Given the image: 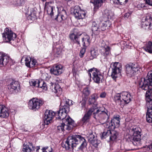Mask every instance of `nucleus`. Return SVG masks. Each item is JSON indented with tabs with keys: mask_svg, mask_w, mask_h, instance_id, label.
<instances>
[{
	"mask_svg": "<svg viewBox=\"0 0 152 152\" xmlns=\"http://www.w3.org/2000/svg\"><path fill=\"white\" fill-rule=\"evenodd\" d=\"M111 130H110L109 138L110 140L113 141L117 139L118 133L116 131L114 130L113 129Z\"/></svg>",
	"mask_w": 152,
	"mask_h": 152,
	"instance_id": "473e14b6",
	"label": "nucleus"
},
{
	"mask_svg": "<svg viewBox=\"0 0 152 152\" xmlns=\"http://www.w3.org/2000/svg\"><path fill=\"white\" fill-rule=\"evenodd\" d=\"M58 129L60 132H63L65 129L66 126L64 124L63 122L62 124H61L60 125L58 126H57Z\"/></svg>",
	"mask_w": 152,
	"mask_h": 152,
	"instance_id": "c03bdc74",
	"label": "nucleus"
},
{
	"mask_svg": "<svg viewBox=\"0 0 152 152\" xmlns=\"http://www.w3.org/2000/svg\"><path fill=\"white\" fill-rule=\"evenodd\" d=\"M94 107L90 108L88 112L85 114L81 120V122L82 124H86L90 119L91 114L94 111Z\"/></svg>",
	"mask_w": 152,
	"mask_h": 152,
	"instance_id": "a211bd4d",
	"label": "nucleus"
},
{
	"mask_svg": "<svg viewBox=\"0 0 152 152\" xmlns=\"http://www.w3.org/2000/svg\"><path fill=\"white\" fill-rule=\"evenodd\" d=\"M24 60L25 61L26 65L29 68L34 67L37 64V62L36 60L31 58L29 57H24L22 58L21 61Z\"/></svg>",
	"mask_w": 152,
	"mask_h": 152,
	"instance_id": "f3484780",
	"label": "nucleus"
},
{
	"mask_svg": "<svg viewBox=\"0 0 152 152\" xmlns=\"http://www.w3.org/2000/svg\"><path fill=\"white\" fill-rule=\"evenodd\" d=\"M61 107L59 110L62 113V112L67 113L69 111V106L65 104V102L62 101L61 102Z\"/></svg>",
	"mask_w": 152,
	"mask_h": 152,
	"instance_id": "c756f323",
	"label": "nucleus"
},
{
	"mask_svg": "<svg viewBox=\"0 0 152 152\" xmlns=\"http://www.w3.org/2000/svg\"><path fill=\"white\" fill-rule=\"evenodd\" d=\"M144 1L146 4L152 6V0H144Z\"/></svg>",
	"mask_w": 152,
	"mask_h": 152,
	"instance_id": "864d4df0",
	"label": "nucleus"
},
{
	"mask_svg": "<svg viewBox=\"0 0 152 152\" xmlns=\"http://www.w3.org/2000/svg\"><path fill=\"white\" fill-rule=\"evenodd\" d=\"M29 84L31 86L39 87L40 86V81L38 80H31L29 82Z\"/></svg>",
	"mask_w": 152,
	"mask_h": 152,
	"instance_id": "ea45409f",
	"label": "nucleus"
},
{
	"mask_svg": "<svg viewBox=\"0 0 152 152\" xmlns=\"http://www.w3.org/2000/svg\"><path fill=\"white\" fill-rule=\"evenodd\" d=\"M103 17L108 19H111L114 16V13L111 11L107 10H104L102 12Z\"/></svg>",
	"mask_w": 152,
	"mask_h": 152,
	"instance_id": "a878e982",
	"label": "nucleus"
},
{
	"mask_svg": "<svg viewBox=\"0 0 152 152\" xmlns=\"http://www.w3.org/2000/svg\"><path fill=\"white\" fill-rule=\"evenodd\" d=\"M152 86V71L149 72L145 78H142L139 83V86L142 89L147 90L149 86Z\"/></svg>",
	"mask_w": 152,
	"mask_h": 152,
	"instance_id": "39448f33",
	"label": "nucleus"
},
{
	"mask_svg": "<svg viewBox=\"0 0 152 152\" xmlns=\"http://www.w3.org/2000/svg\"><path fill=\"white\" fill-rule=\"evenodd\" d=\"M4 41L5 42H8L13 40L16 37V35L8 28H6L4 32L2 34Z\"/></svg>",
	"mask_w": 152,
	"mask_h": 152,
	"instance_id": "9d476101",
	"label": "nucleus"
},
{
	"mask_svg": "<svg viewBox=\"0 0 152 152\" xmlns=\"http://www.w3.org/2000/svg\"><path fill=\"white\" fill-rule=\"evenodd\" d=\"M55 115L56 116V118L58 119H61L64 121L65 118H66L67 113H65L61 112L59 110L58 111L57 113H56Z\"/></svg>",
	"mask_w": 152,
	"mask_h": 152,
	"instance_id": "7c9ffc66",
	"label": "nucleus"
},
{
	"mask_svg": "<svg viewBox=\"0 0 152 152\" xmlns=\"http://www.w3.org/2000/svg\"><path fill=\"white\" fill-rule=\"evenodd\" d=\"M92 3L94 5L95 8L98 9L101 6L103 1V0H92Z\"/></svg>",
	"mask_w": 152,
	"mask_h": 152,
	"instance_id": "58836bf2",
	"label": "nucleus"
},
{
	"mask_svg": "<svg viewBox=\"0 0 152 152\" xmlns=\"http://www.w3.org/2000/svg\"><path fill=\"white\" fill-rule=\"evenodd\" d=\"M91 143L94 147H97L98 146L97 140L95 139H93L91 141Z\"/></svg>",
	"mask_w": 152,
	"mask_h": 152,
	"instance_id": "09e8293b",
	"label": "nucleus"
},
{
	"mask_svg": "<svg viewBox=\"0 0 152 152\" xmlns=\"http://www.w3.org/2000/svg\"><path fill=\"white\" fill-rule=\"evenodd\" d=\"M144 50L149 53H152V42H148L144 47Z\"/></svg>",
	"mask_w": 152,
	"mask_h": 152,
	"instance_id": "f704fd0d",
	"label": "nucleus"
},
{
	"mask_svg": "<svg viewBox=\"0 0 152 152\" xmlns=\"http://www.w3.org/2000/svg\"><path fill=\"white\" fill-rule=\"evenodd\" d=\"M99 23L93 21L92 23V31L95 34H99L100 28L99 27Z\"/></svg>",
	"mask_w": 152,
	"mask_h": 152,
	"instance_id": "bb28decb",
	"label": "nucleus"
},
{
	"mask_svg": "<svg viewBox=\"0 0 152 152\" xmlns=\"http://www.w3.org/2000/svg\"><path fill=\"white\" fill-rule=\"evenodd\" d=\"M43 2L47 0H41Z\"/></svg>",
	"mask_w": 152,
	"mask_h": 152,
	"instance_id": "680f3d73",
	"label": "nucleus"
},
{
	"mask_svg": "<svg viewBox=\"0 0 152 152\" xmlns=\"http://www.w3.org/2000/svg\"><path fill=\"white\" fill-rule=\"evenodd\" d=\"M80 144H81V145L78 148L77 151H82L83 149L86 147L87 145V142L84 137L80 135H72L67 137L65 141V144H63L62 147L67 150L71 148L73 149Z\"/></svg>",
	"mask_w": 152,
	"mask_h": 152,
	"instance_id": "f257e3e1",
	"label": "nucleus"
},
{
	"mask_svg": "<svg viewBox=\"0 0 152 152\" xmlns=\"http://www.w3.org/2000/svg\"><path fill=\"white\" fill-rule=\"evenodd\" d=\"M90 54L91 56H90L89 58L91 60H92L96 58L98 55V52L95 50H92L90 52Z\"/></svg>",
	"mask_w": 152,
	"mask_h": 152,
	"instance_id": "79ce46f5",
	"label": "nucleus"
},
{
	"mask_svg": "<svg viewBox=\"0 0 152 152\" xmlns=\"http://www.w3.org/2000/svg\"><path fill=\"white\" fill-rule=\"evenodd\" d=\"M131 15V13L129 12H127L125 14L124 17L126 18H128L129 16Z\"/></svg>",
	"mask_w": 152,
	"mask_h": 152,
	"instance_id": "6e6d98bb",
	"label": "nucleus"
},
{
	"mask_svg": "<svg viewBox=\"0 0 152 152\" xmlns=\"http://www.w3.org/2000/svg\"><path fill=\"white\" fill-rule=\"evenodd\" d=\"M147 147L149 148V149H152V143L150 144V145L147 146Z\"/></svg>",
	"mask_w": 152,
	"mask_h": 152,
	"instance_id": "4d7b16f0",
	"label": "nucleus"
},
{
	"mask_svg": "<svg viewBox=\"0 0 152 152\" xmlns=\"http://www.w3.org/2000/svg\"><path fill=\"white\" fill-rule=\"evenodd\" d=\"M113 1V3L117 4H121L123 2L121 1V0H110Z\"/></svg>",
	"mask_w": 152,
	"mask_h": 152,
	"instance_id": "603ef678",
	"label": "nucleus"
},
{
	"mask_svg": "<svg viewBox=\"0 0 152 152\" xmlns=\"http://www.w3.org/2000/svg\"><path fill=\"white\" fill-rule=\"evenodd\" d=\"M9 112L8 109L4 105H0V117L3 118H6L8 116Z\"/></svg>",
	"mask_w": 152,
	"mask_h": 152,
	"instance_id": "412c9836",
	"label": "nucleus"
},
{
	"mask_svg": "<svg viewBox=\"0 0 152 152\" xmlns=\"http://www.w3.org/2000/svg\"><path fill=\"white\" fill-rule=\"evenodd\" d=\"M120 118L118 115L111 120L110 122H107L105 124V127L109 129H114L115 128L118 127L120 125Z\"/></svg>",
	"mask_w": 152,
	"mask_h": 152,
	"instance_id": "1a4fd4ad",
	"label": "nucleus"
},
{
	"mask_svg": "<svg viewBox=\"0 0 152 152\" xmlns=\"http://www.w3.org/2000/svg\"><path fill=\"white\" fill-rule=\"evenodd\" d=\"M36 149V152H39L38 151L39 149V147H36L35 148ZM42 152H52V149L50 147H46L43 148L42 149Z\"/></svg>",
	"mask_w": 152,
	"mask_h": 152,
	"instance_id": "e433bc0d",
	"label": "nucleus"
},
{
	"mask_svg": "<svg viewBox=\"0 0 152 152\" xmlns=\"http://www.w3.org/2000/svg\"><path fill=\"white\" fill-rule=\"evenodd\" d=\"M19 87V83L17 81H13L12 82L10 86H9L8 88L11 90V91H13L17 89L18 87Z\"/></svg>",
	"mask_w": 152,
	"mask_h": 152,
	"instance_id": "72a5a7b5",
	"label": "nucleus"
},
{
	"mask_svg": "<svg viewBox=\"0 0 152 152\" xmlns=\"http://www.w3.org/2000/svg\"><path fill=\"white\" fill-rule=\"evenodd\" d=\"M86 48L84 47L82 48L81 50L80 51V53L79 55L80 56L81 58H82L83 57L84 53L86 52Z\"/></svg>",
	"mask_w": 152,
	"mask_h": 152,
	"instance_id": "8fccbe9b",
	"label": "nucleus"
},
{
	"mask_svg": "<svg viewBox=\"0 0 152 152\" xmlns=\"http://www.w3.org/2000/svg\"><path fill=\"white\" fill-rule=\"evenodd\" d=\"M63 66L61 65H55L50 70L52 74L56 75H58L63 72Z\"/></svg>",
	"mask_w": 152,
	"mask_h": 152,
	"instance_id": "6ab92c4d",
	"label": "nucleus"
},
{
	"mask_svg": "<svg viewBox=\"0 0 152 152\" xmlns=\"http://www.w3.org/2000/svg\"><path fill=\"white\" fill-rule=\"evenodd\" d=\"M66 11L63 9L61 12L58 13L55 18V20L58 22H61L62 20L66 19Z\"/></svg>",
	"mask_w": 152,
	"mask_h": 152,
	"instance_id": "aec40b11",
	"label": "nucleus"
},
{
	"mask_svg": "<svg viewBox=\"0 0 152 152\" xmlns=\"http://www.w3.org/2000/svg\"><path fill=\"white\" fill-rule=\"evenodd\" d=\"M43 104V101L37 98H33L29 102L28 107L29 109L35 111L37 110Z\"/></svg>",
	"mask_w": 152,
	"mask_h": 152,
	"instance_id": "0eeeda50",
	"label": "nucleus"
},
{
	"mask_svg": "<svg viewBox=\"0 0 152 152\" xmlns=\"http://www.w3.org/2000/svg\"><path fill=\"white\" fill-rule=\"evenodd\" d=\"M141 6H142V7H145V5H144V4H141Z\"/></svg>",
	"mask_w": 152,
	"mask_h": 152,
	"instance_id": "bf43d9fd",
	"label": "nucleus"
},
{
	"mask_svg": "<svg viewBox=\"0 0 152 152\" xmlns=\"http://www.w3.org/2000/svg\"><path fill=\"white\" fill-rule=\"evenodd\" d=\"M65 102V104L67 105L68 106L71 105L73 104V101L72 100L69 99H66V100L65 101H64Z\"/></svg>",
	"mask_w": 152,
	"mask_h": 152,
	"instance_id": "de8ad7c7",
	"label": "nucleus"
},
{
	"mask_svg": "<svg viewBox=\"0 0 152 152\" xmlns=\"http://www.w3.org/2000/svg\"><path fill=\"white\" fill-rule=\"evenodd\" d=\"M94 111L93 113V117L96 120L99 121L102 124H104L109 118L108 111L104 109L102 110L101 108L94 107Z\"/></svg>",
	"mask_w": 152,
	"mask_h": 152,
	"instance_id": "7ed1b4c3",
	"label": "nucleus"
},
{
	"mask_svg": "<svg viewBox=\"0 0 152 152\" xmlns=\"http://www.w3.org/2000/svg\"><path fill=\"white\" fill-rule=\"evenodd\" d=\"M66 126L65 129L69 130L75 126L74 121L69 116H68L65 118L63 121Z\"/></svg>",
	"mask_w": 152,
	"mask_h": 152,
	"instance_id": "dca6fc26",
	"label": "nucleus"
},
{
	"mask_svg": "<svg viewBox=\"0 0 152 152\" xmlns=\"http://www.w3.org/2000/svg\"><path fill=\"white\" fill-rule=\"evenodd\" d=\"M80 105L81 106V107L83 109L85 107L86 104V102L85 100H82L80 101Z\"/></svg>",
	"mask_w": 152,
	"mask_h": 152,
	"instance_id": "3c124183",
	"label": "nucleus"
},
{
	"mask_svg": "<svg viewBox=\"0 0 152 152\" xmlns=\"http://www.w3.org/2000/svg\"><path fill=\"white\" fill-rule=\"evenodd\" d=\"M45 8L48 14L52 17L53 15V7L48 4L46 5Z\"/></svg>",
	"mask_w": 152,
	"mask_h": 152,
	"instance_id": "4c0bfd02",
	"label": "nucleus"
},
{
	"mask_svg": "<svg viewBox=\"0 0 152 152\" xmlns=\"http://www.w3.org/2000/svg\"><path fill=\"white\" fill-rule=\"evenodd\" d=\"M146 106L147 108L146 114V121L149 123H152V105Z\"/></svg>",
	"mask_w": 152,
	"mask_h": 152,
	"instance_id": "4be33fe9",
	"label": "nucleus"
},
{
	"mask_svg": "<svg viewBox=\"0 0 152 152\" xmlns=\"http://www.w3.org/2000/svg\"><path fill=\"white\" fill-rule=\"evenodd\" d=\"M141 27L147 30L152 28V18L150 15H148L142 18Z\"/></svg>",
	"mask_w": 152,
	"mask_h": 152,
	"instance_id": "9b49d317",
	"label": "nucleus"
},
{
	"mask_svg": "<svg viewBox=\"0 0 152 152\" xmlns=\"http://www.w3.org/2000/svg\"><path fill=\"white\" fill-rule=\"evenodd\" d=\"M98 98L96 94H94L91 96V97L89 99V101L90 104H94Z\"/></svg>",
	"mask_w": 152,
	"mask_h": 152,
	"instance_id": "a19ab883",
	"label": "nucleus"
},
{
	"mask_svg": "<svg viewBox=\"0 0 152 152\" xmlns=\"http://www.w3.org/2000/svg\"><path fill=\"white\" fill-rule=\"evenodd\" d=\"M111 67L112 69L111 76L114 80H115L120 75L121 66L118 62H115L111 64Z\"/></svg>",
	"mask_w": 152,
	"mask_h": 152,
	"instance_id": "6e6552de",
	"label": "nucleus"
},
{
	"mask_svg": "<svg viewBox=\"0 0 152 152\" xmlns=\"http://www.w3.org/2000/svg\"><path fill=\"white\" fill-rule=\"evenodd\" d=\"M100 49V53L104 57H107L111 55L110 48L107 45L105 42L102 41L99 44Z\"/></svg>",
	"mask_w": 152,
	"mask_h": 152,
	"instance_id": "f8f14e48",
	"label": "nucleus"
},
{
	"mask_svg": "<svg viewBox=\"0 0 152 152\" xmlns=\"http://www.w3.org/2000/svg\"><path fill=\"white\" fill-rule=\"evenodd\" d=\"M72 11L75 17L77 19H83L86 14L85 12L81 10L80 7L78 6H75Z\"/></svg>",
	"mask_w": 152,
	"mask_h": 152,
	"instance_id": "ddd939ff",
	"label": "nucleus"
},
{
	"mask_svg": "<svg viewBox=\"0 0 152 152\" xmlns=\"http://www.w3.org/2000/svg\"><path fill=\"white\" fill-rule=\"evenodd\" d=\"M140 129L137 127L133 128L129 130L130 134L132 136L130 141L135 146H141L142 142L140 134Z\"/></svg>",
	"mask_w": 152,
	"mask_h": 152,
	"instance_id": "f03ea898",
	"label": "nucleus"
},
{
	"mask_svg": "<svg viewBox=\"0 0 152 152\" xmlns=\"http://www.w3.org/2000/svg\"><path fill=\"white\" fill-rule=\"evenodd\" d=\"M39 87L45 90H47L48 89L46 83L43 81H40V86Z\"/></svg>",
	"mask_w": 152,
	"mask_h": 152,
	"instance_id": "a18cd8bd",
	"label": "nucleus"
},
{
	"mask_svg": "<svg viewBox=\"0 0 152 152\" xmlns=\"http://www.w3.org/2000/svg\"><path fill=\"white\" fill-rule=\"evenodd\" d=\"M151 90H148L146 91L145 95L146 101V106L152 105V96Z\"/></svg>",
	"mask_w": 152,
	"mask_h": 152,
	"instance_id": "5701e85b",
	"label": "nucleus"
},
{
	"mask_svg": "<svg viewBox=\"0 0 152 152\" xmlns=\"http://www.w3.org/2000/svg\"><path fill=\"white\" fill-rule=\"evenodd\" d=\"M81 35L80 34L79 35H76L75 34L72 33L70 35L69 37L71 39L74 41V42L77 43L80 46L79 40V37Z\"/></svg>",
	"mask_w": 152,
	"mask_h": 152,
	"instance_id": "2f4dec72",
	"label": "nucleus"
},
{
	"mask_svg": "<svg viewBox=\"0 0 152 152\" xmlns=\"http://www.w3.org/2000/svg\"><path fill=\"white\" fill-rule=\"evenodd\" d=\"M110 25L111 24L109 20L105 21L103 23H99V27L102 31H104L110 27Z\"/></svg>",
	"mask_w": 152,
	"mask_h": 152,
	"instance_id": "cd10ccee",
	"label": "nucleus"
},
{
	"mask_svg": "<svg viewBox=\"0 0 152 152\" xmlns=\"http://www.w3.org/2000/svg\"><path fill=\"white\" fill-rule=\"evenodd\" d=\"M50 88L52 90L53 92L56 93H61V89L60 88L58 84H56L51 83H50Z\"/></svg>",
	"mask_w": 152,
	"mask_h": 152,
	"instance_id": "393cba45",
	"label": "nucleus"
},
{
	"mask_svg": "<svg viewBox=\"0 0 152 152\" xmlns=\"http://www.w3.org/2000/svg\"><path fill=\"white\" fill-rule=\"evenodd\" d=\"M129 0H125V1L123 2L124 4H125Z\"/></svg>",
	"mask_w": 152,
	"mask_h": 152,
	"instance_id": "13d9d810",
	"label": "nucleus"
},
{
	"mask_svg": "<svg viewBox=\"0 0 152 152\" xmlns=\"http://www.w3.org/2000/svg\"><path fill=\"white\" fill-rule=\"evenodd\" d=\"M89 75L92 78L94 81L97 83H100V81L103 78V74L100 72L96 68L91 69L88 71Z\"/></svg>",
	"mask_w": 152,
	"mask_h": 152,
	"instance_id": "423d86ee",
	"label": "nucleus"
},
{
	"mask_svg": "<svg viewBox=\"0 0 152 152\" xmlns=\"http://www.w3.org/2000/svg\"><path fill=\"white\" fill-rule=\"evenodd\" d=\"M29 15L31 17H33V16L32 15V14H31L30 15Z\"/></svg>",
	"mask_w": 152,
	"mask_h": 152,
	"instance_id": "052dcab7",
	"label": "nucleus"
},
{
	"mask_svg": "<svg viewBox=\"0 0 152 152\" xmlns=\"http://www.w3.org/2000/svg\"><path fill=\"white\" fill-rule=\"evenodd\" d=\"M34 147L32 143L28 142L26 145L25 144L23 145V148L22 151L26 152H31L34 150Z\"/></svg>",
	"mask_w": 152,
	"mask_h": 152,
	"instance_id": "c85d7f7f",
	"label": "nucleus"
},
{
	"mask_svg": "<svg viewBox=\"0 0 152 152\" xmlns=\"http://www.w3.org/2000/svg\"><path fill=\"white\" fill-rule=\"evenodd\" d=\"M82 44L84 47L89 45L90 42V37L88 35H86L82 39Z\"/></svg>",
	"mask_w": 152,
	"mask_h": 152,
	"instance_id": "c9c22d12",
	"label": "nucleus"
},
{
	"mask_svg": "<svg viewBox=\"0 0 152 152\" xmlns=\"http://www.w3.org/2000/svg\"><path fill=\"white\" fill-rule=\"evenodd\" d=\"M106 94L105 92H102L100 94L99 97L101 98H104L106 96Z\"/></svg>",
	"mask_w": 152,
	"mask_h": 152,
	"instance_id": "5fc2aeb1",
	"label": "nucleus"
},
{
	"mask_svg": "<svg viewBox=\"0 0 152 152\" xmlns=\"http://www.w3.org/2000/svg\"><path fill=\"white\" fill-rule=\"evenodd\" d=\"M56 115L53 111L46 110L45 113V117L44 119L45 125H48L52 121V119Z\"/></svg>",
	"mask_w": 152,
	"mask_h": 152,
	"instance_id": "2eb2a0df",
	"label": "nucleus"
},
{
	"mask_svg": "<svg viewBox=\"0 0 152 152\" xmlns=\"http://www.w3.org/2000/svg\"><path fill=\"white\" fill-rule=\"evenodd\" d=\"M110 129L107 130V131H105L103 132L101 136V139H104L106 138L108 136L110 137Z\"/></svg>",
	"mask_w": 152,
	"mask_h": 152,
	"instance_id": "37998d69",
	"label": "nucleus"
},
{
	"mask_svg": "<svg viewBox=\"0 0 152 152\" xmlns=\"http://www.w3.org/2000/svg\"><path fill=\"white\" fill-rule=\"evenodd\" d=\"M9 58L8 57L0 53V67L6 65L8 62Z\"/></svg>",
	"mask_w": 152,
	"mask_h": 152,
	"instance_id": "b1692460",
	"label": "nucleus"
},
{
	"mask_svg": "<svg viewBox=\"0 0 152 152\" xmlns=\"http://www.w3.org/2000/svg\"><path fill=\"white\" fill-rule=\"evenodd\" d=\"M131 99L130 94L127 92H124L120 94H117L114 96V99L116 103L121 107L129 102Z\"/></svg>",
	"mask_w": 152,
	"mask_h": 152,
	"instance_id": "20e7f679",
	"label": "nucleus"
},
{
	"mask_svg": "<svg viewBox=\"0 0 152 152\" xmlns=\"http://www.w3.org/2000/svg\"><path fill=\"white\" fill-rule=\"evenodd\" d=\"M83 93L85 96H87L90 94V91L89 88H86L83 89Z\"/></svg>",
	"mask_w": 152,
	"mask_h": 152,
	"instance_id": "49530a36",
	"label": "nucleus"
},
{
	"mask_svg": "<svg viewBox=\"0 0 152 152\" xmlns=\"http://www.w3.org/2000/svg\"><path fill=\"white\" fill-rule=\"evenodd\" d=\"M139 67L137 64H130L126 66V72L127 76L131 77L138 71Z\"/></svg>",
	"mask_w": 152,
	"mask_h": 152,
	"instance_id": "4468645a",
	"label": "nucleus"
}]
</instances>
